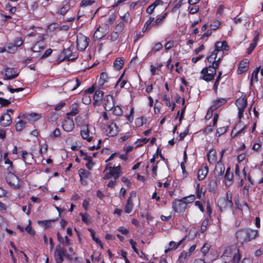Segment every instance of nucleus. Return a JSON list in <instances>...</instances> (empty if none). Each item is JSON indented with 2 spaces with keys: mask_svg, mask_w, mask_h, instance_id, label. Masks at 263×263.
<instances>
[{
  "mask_svg": "<svg viewBox=\"0 0 263 263\" xmlns=\"http://www.w3.org/2000/svg\"><path fill=\"white\" fill-rule=\"evenodd\" d=\"M258 230L251 229H242L238 230L236 233V237L238 242L241 245L243 243H247L251 240L255 239L257 236Z\"/></svg>",
  "mask_w": 263,
  "mask_h": 263,
  "instance_id": "1",
  "label": "nucleus"
},
{
  "mask_svg": "<svg viewBox=\"0 0 263 263\" xmlns=\"http://www.w3.org/2000/svg\"><path fill=\"white\" fill-rule=\"evenodd\" d=\"M95 128L88 124L81 127L80 134L82 138L88 142L92 141L95 134Z\"/></svg>",
  "mask_w": 263,
  "mask_h": 263,
  "instance_id": "2",
  "label": "nucleus"
},
{
  "mask_svg": "<svg viewBox=\"0 0 263 263\" xmlns=\"http://www.w3.org/2000/svg\"><path fill=\"white\" fill-rule=\"evenodd\" d=\"M227 198H220L217 201V205L221 212L227 209H231L233 206V203L232 200V196H229L227 192L226 194Z\"/></svg>",
  "mask_w": 263,
  "mask_h": 263,
  "instance_id": "3",
  "label": "nucleus"
},
{
  "mask_svg": "<svg viewBox=\"0 0 263 263\" xmlns=\"http://www.w3.org/2000/svg\"><path fill=\"white\" fill-rule=\"evenodd\" d=\"M90 39L83 35L81 33H79L77 35V47L78 50L84 51L89 45Z\"/></svg>",
  "mask_w": 263,
  "mask_h": 263,
  "instance_id": "4",
  "label": "nucleus"
},
{
  "mask_svg": "<svg viewBox=\"0 0 263 263\" xmlns=\"http://www.w3.org/2000/svg\"><path fill=\"white\" fill-rule=\"evenodd\" d=\"M74 47L71 45L69 47L64 49L62 51V54L64 55V58L62 61H74L78 57V53L77 52H73Z\"/></svg>",
  "mask_w": 263,
  "mask_h": 263,
  "instance_id": "5",
  "label": "nucleus"
},
{
  "mask_svg": "<svg viewBox=\"0 0 263 263\" xmlns=\"http://www.w3.org/2000/svg\"><path fill=\"white\" fill-rule=\"evenodd\" d=\"M66 250L60 245L56 246L54 253V258L56 263H62L64 260V257L65 256Z\"/></svg>",
  "mask_w": 263,
  "mask_h": 263,
  "instance_id": "6",
  "label": "nucleus"
},
{
  "mask_svg": "<svg viewBox=\"0 0 263 263\" xmlns=\"http://www.w3.org/2000/svg\"><path fill=\"white\" fill-rule=\"evenodd\" d=\"M105 132L108 137H114L119 132V129L117 125L114 121H109L106 124Z\"/></svg>",
  "mask_w": 263,
  "mask_h": 263,
  "instance_id": "7",
  "label": "nucleus"
},
{
  "mask_svg": "<svg viewBox=\"0 0 263 263\" xmlns=\"http://www.w3.org/2000/svg\"><path fill=\"white\" fill-rule=\"evenodd\" d=\"M9 112L13 115L14 110L8 109L6 112L4 113L0 117V124L3 127L9 126L12 123V118Z\"/></svg>",
  "mask_w": 263,
  "mask_h": 263,
  "instance_id": "8",
  "label": "nucleus"
},
{
  "mask_svg": "<svg viewBox=\"0 0 263 263\" xmlns=\"http://www.w3.org/2000/svg\"><path fill=\"white\" fill-rule=\"evenodd\" d=\"M14 173H9V176L6 179L8 184L13 189H18L21 187L20 178L14 174Z\"/></svg>",
  "mask_w": 263,
  "mask_h": 263,
  "instance_id": "9",
  "label": "nucleus"
},
{
  "mask_svg": "<svg viewBox=\"0 0 263 263\" xmlns=\"http://www.w3.org/2000/svg\"><path fill=\"white\" fill-rule=\"evenodd\" d=\"M201 73L203 75L201 78L206 82H209L214 80L216 70L214 68L212 69L209 67H206L202 69Z\"/></svg>",
  "mask_w": 263,
  "mask_h": 263,
  "instance_id": "10",
  "label": "nucleus"
},
{
  "mask_svg": "<svg viewBox=\"0 0 263 263\" xmlns=\"http://www.w3.org/2000/svg\"><path fill=\"white\" fill-rule=\"evenodd\" d=\"M63 130L66 132H71L74 128V123L72 118L67 116L61 123Z\"/></svg>",
  "mask_w": 263,
  "mask_h": 263,
  "instance_id": "11",
  "label": "nucleus"
},
{
  "mask_svg": "<svg viewBox=\"0 0 263 263\" xmlns=\"http://www.w3.org/2000/svg\"><path fill=\"white\" fill-rule=\"evenodd\" d=\"M187 200V197H183L181 199H176L173 202V208L174 210L177 212H180L183 211L186 206L185 203Z\"/></svg>",
  "mask_w": 263,
  "mask_h": 263,
  "instance_id": "12",
  "label": "nucleus"
},
{
  "mask_svg": "<svg viewBox=\"0 0 263 263\" xmlns=\"http://www.w3.org/2000/svg\"><path fill=\"white\" fill-rule=\"evenodd\" d=\"M41 117V115L37 113H31L27 115L23 113H21L17 118L19 119L25 118L27 121L31 123L39 120Z\"/></svg>",
  "mask_w": 263,
  "mask_h": 263,
  "instance_id": "13",
  "label": "nucleus"
},
{
  "mask_svg": "<svg viewBox=\"0 0 263 263\" xmlns=\"http://www.w3.org/2000/svg\"><path fill=\"white\" fill-rule=\"evenodd\" d=\"M114 98L111 95H106L103 100V106L106 111H109L113 108Z\"/></svg>",
  "mask_w": 263,
  "mask_h": 263,
  "instance_id": "14",
  "label": "nucleus"
},
{
  "mask_svg": "<svg viewBox=\"0 0 263 263\" xmlns=\"http://www.w3.org/2000/svg\"><path fill=\"white\" fill-rule=\"evenodd\" d=\"M225 170L224 164L222 163L221 160H219L217 162L215 168V177L217 178L220 179L223 175V173Z\"/></svg>",
  "mask_w": 263,
  "mask_h": 263,
  "instance_id": "15",
  "label": "nucleus"
},
{
  "mask_svg": "<svg viewBox=\"0 0 263 263\" xmlns=\"http://www.w3.org/2000/svg\"><path fill=\"white\" fill-rule=\"evenodd\" d=\"M104 92L101 90H96L93 96V104L95 106H99L103 101Z\"/></svg>",
  "mask_w": 263,
  "mask_h": 263,
  "instance_id": "16",
  "label": "nucleus"
},
{
  "mask_svg": "<svg viewBox=\"0 0 263 263\" xmlns=\"http://www.w3.org/2000/svg\"><path fill=\"white\" fill-rule=\"evenodd\" d=\"M79 174L81 183L86 185L87 184L86 179H88L90 176L91 173L85 169L81 168L79 171Z\"/></svg>",
  "mask_w": 263,
  "mask_h": 263,
  "instance_id": "17",
  "label": "nucleus"
},
{
  "mask_svg": "<svg viewBox=\"0 0 263 263\" xmlns=\"http://www.w3.org/2000/svg\"><path fill=\"white\" fill-rule=\"evenodd\" d=\"M239 253V249L236 246L232 245L226 248L223 255L227 257H231L234 254Z\"/></svg>",
  "mask_w": 263,
  "mask_h": 263,
  "instance_id": "18",
  "label": "nucleus"
},
{
  "mask_svg": "<svg viewBox=\"0 0 263 263\" xmlns=\"http://www.w3.org/2000/svg\"><path fill=\"white\" fill-rule=\"evenodd\" d=\"M18 73L12 68H7L5 71V78L4 80H11L16 78Z\"/></svg>",
  "mask_w": 263,
  "mask_h": 263,
  "instance_id": "19",
  "label": "nucleus"
},
{
  "mask_svg": "<svg viewBox=\"0 0 263 263\" xmlns=\"http://www.w3.org/2000/svg\"><path fill=\"white\" fill-rule=\"evenodd\" d=\"M228 46L226 41L217 42L215 44V49L216 51V53L218 54L219 52L222 51L223 50H227Z\"/></svg>",
  "mask_w": 263,
  "mask_h": 263,
  "instance_id": "20",
  "label": "nucleus"
},
{
  "mask_svg": "<svg viewBox=\"0 0 263 263\" xmlns=\"http://www.w3.org/2000/svg\"><path fill=\"white\" fill-rule=\"evenodd\" d=\"M109 170L110 174L115 180L117 179L119 177L121 172V166L120 165L117 166H109Z\"/></svg>",
  "mask_w": 263,
  "mask_h": 263,
  "instance_id": "21",
  "label": "nucleus"
},
{
  "mask_svg": "<svg viewBox=\"0 0 263 263\" xmlns=\"http://www.w3.org/2000/svg\"><path fill=\"white\" fill-rule=\"evenodd\" d=\"M164 2L162 0H156L153 4L150 5L146 9V12L149 14H151L154 11L155 8L159 6H163Z\"/></svg>",
  "mask_w": 263,
  "mask_h": 263,
  "instance_id": "22",
  "label": "nucleus"
},
{
  "mask_svg": "<svg viewBox=\"0 0 263 263\" xmlns=\"http://www.w3.org/2000/svg\"><path fill=\"white\" fill-rule=\"evenodd\" d=\"M111 77H108L107 73L105 72H102L100 75L98 80V85L99 86H103L105 83L109 82Z\"/></svg>",
  "mask_w": 263,
  "mask_h": 263,
  "instance_id": "23",
  "label": "nucleus"
},
{
  "mask_svg": "<svg viewBox=\"0 0 263 263\" xmlns=\"http://www.w3.org/2000/svg\"><path fill=\"white\" fill-rule=\"evenodd\" d=\"M134 206V201L131 197H129L124 207V212L127 214L130 213L133 211Z\"/></svg>",
  "mask_w": 263,
  "mask_h": 263,
  "instance_id": "24",
  "label": "nucleus"
},
{
  "mask_svg": "<svg viewBox=\"0 0 263 263\" xmlns=\"http://www.w3.org/2000/svg\"><path fill=\"white\" fill-rule=\"evenodd\" d=\"M163 48V45L161 42H157L154 44V46L152 48L150 51L147 53L148 56H152L156 54L157 52L162 50Z\"/></svg>",
  "mask_w": 263,
  "mask_h": 263,
  "instance_id": "25",
  "label": "nucleus"
},
{
  "mask_svg": "<svg viewBox=\"0 0 263 263\" xmlns=\"http://www.w3.org/2000/svg\"><path fill=\"white\" fill-rule=\"evenodd\" d=\"M249 66V61L248 59H244L242 60L239 64L238 71L239 73L241 74L246 72L248 70Z\"/></svg>",
  "mask_w": 263,
  "mask_h": 263,
  "instance_id": "26",
  "label": "nucleus"
},
{
  "mask_svg": "<svg viewBox=\"0 0 263 263\" xmlns=\"http://www.w3.org/2000/svg\"><path fill=\"white\" fill-rule=\"evenodd\" d=\"M81 82L78 78L73 79L69 80L66 84L71 86V90L73 91L77 89L81 85Z\"/></svg>",
  "mask_w": 263,
  "mask_h": 263,
  "instance_id": "27",
  "label": "nucleus"
},
{
  "mask_svg": "<svg viewBox=\"0 0 263 263\" xmlns=\"http://www.w3.org/2000/svg\"><path fill=\"white\" fill-rule=\"evenodd\" d=\"M207 157L210 164H214L217 160L216 151L215 149L210 150L207 154Z\"/></svg>",
  "mask_w": 263,
  "mask_h": 263,
  "instance_id": "28",
  "label": "nucleus"
},
{
  "mask_svg": "<svg viewBox=\"0 0 263 263\" xmlns=\"http://www.w3.org/2000/svg\"><path fill=\"white\" fill-rule=\"evenodd\" d=\"M102 30L103 28H102L100 26L97 27L93 34V37L95 40H99L105 35V32H103Z\"/></svg>",
  "mask_w": 263,
  "mask_h": 263,
  "instance_id": "29",
  "label": "nucleus"
},
{
  "mask_svg": "<svg viewBox=\"0 0 263 263\" xmlns=\"http://www.w3.org/2000/svg\"><path fill=\"white\" fill-rule=\"evenodd\" d=\"M124 64V59L123 58H117L114 62V67L115 69L120 70Z\"/></svg>",
  "mask_w": 263,
  "mask_h": 263,
  "instance_id": "30",
  "label": "nucleus"
},
{
  "mask_svg": "<svg viewBox=\"0 0 263 263\" xmlns=\"http://www.w3.org/2000/svg\"><path fill=\"white\" fill-rule=\"evenodd\" d=\"M209 171L208 166H205L204 167L199 169L198 171L197 177L199 180H203L206 176Z\"/></svg>",
  "mask_w": 263,
  "mask_h": 263,
  "instance_id": "31",
  "label": "nucleus"
},
{
  "mask_svg": "<svg viewBox=\"0 0 263 263\" xmlns=\"http://www.w3.org/2000/svg\"><path fill=\"white\" fill-rule=\"evenodd\" d=\"M238 109H245L247 105V100L245 98H239L236 101Z\"/></svg>",
  "mask_w": 263,
  "mask_h": 263,
  "instance_id": "32",
  "label": "nucleus"
},
{
  "mask_svg": "<svg viewBox=\"0 0 263 263\" xmlns=\"http://www.w3.org/2000/svg\"><path fill=\"white\" fill-rule=\"evenodd\" d=\"M44 42H36L34 45L31 47V50L34 52H39L44 49Z\"/></svg>",
  "mask_w": 263,
  "mask_h": 263,
  "instance_id": "33",
  "label": "nucleus"
},
{
  "mask_svg": "<svg viewBox=\"0 0 263 263\" xmlns=\"http://www.w3.org/2000/svg\"><path fill=\"white\" fill-rule=\"evenodd\" d=\"M79 215L81 216L82 221L85 224L87 225L90 224V223L91 222V217L88 213H80Z\"/></svg>",
  "mask_w": 263,
  "mask_h": 263,
  "instance_id": "34",
  "label": "nucleus"
},
{
  "mask_svg": "<svg viewBox=\"0 0 263 263\" xmlns=\"http://www.w3.org/2000/svg\"><path fill=\"white\" fill-rule=\"evenodd\" d=\"M27 121L23 120H20L15 125L16 131L21 132L26 127Z\"/></svg>",
  "mask_w": 263,
  "mask_h": 263,
  "instance_id": "35",
  "label": "nucleus"
},
{
  "mask_svg": "<svg viewBox=\"0 0 263 263\" xmlns=\"http://www.w3.org/2000/svg\"><path fill=\"white\" fill-rule=\"evenodd\" d=\"M79 112V104L77 103H73L71 106V110L67 114V116L69 115L76 116Z\"/></svg>",
  "mask_w": 263,
  "mask_h": 263,
  "instance_id": "36",
  "label": "nucleus"
},
{
  "mask_svg": "<svg viewBox=\"0 0 263 263\" xmlns=\"http://www.w3.org/2000/svg\"><path fill=\"white\" fill-rule=\"evenodd\" d=\"M216 51L217 50H214L206 59V60L211 64H214L216 62L215 60L217 59L218 54L216 53Z\"/></svg>",
  "mask_w": 263,
  "mask_h": 263,
  "instance_id": "37",
  "label": "nucleus"
},
{
  "mask_svg": "<svg viewBox=\"0 0 263 263\" xmlns=\"http://www.w3.org/2000/svg\"><path fill=\"white\" fill-rule=\"evenodd\" d=\"M226 100L223 98L218 99L213 101V103L214 104L212 106L214 107V109H216L218 107L223 105L226 102Z\"/></svg>",
  "mask_w": 263,
  "mask_h": 263,
  "instance_id": "38",
  "label": "nucleus"
},
{
  "mask_svg": "<svg viewBox=\"0 0 263 263\" xmlns=\"http://www.w3.org/2000/svg\"><path fill=\"white\" fill-rule=\"evenodd\" d=\"M88 231L90 232V235H91L92 240L93 241H95L101 248H103V244H102L101 240L99 238L96 237L95 236V231L92 229H88Z\"/></svg>",
  "mask_w": 263,
  "mask_h": 263,
  "instance_id": "39",
  "label": "nucleus"
},
{
  "mask_svg": "<svg viewBox=\"0 0 263 263\" xmlns=\"http://www.w3.org/2000/svg\"><path fill=\"white\" fill-rule=\"evenodd\" d=\"M95 3L94 0H82L80 4V8H86L88 6H90Z\"/></svg>",
  "mask_w": 263,
  "mask_h": 263,
  "instance_id": "40",
  "label": "nucleus"
},
{
  "mask_svg": "<svg viewBox=\"0 0 263 263\" xmlns=\"http://www.w3.org/2000/svg\"><path fill=\"white\" fill-rule=\"evenodd\" d=\"M111 110H112V114L116 116H120L123 114L122 109L119 105H114Z\"/></svg>",
  "mask_w": 263,
  "mask_h": 263,
  "instance_id": "41",
  "label": "nucleus"
},
{
  "mask_svg": "<svg viewBox=\"0 0 263 263\" xmlns=\"http://www.w3.org/2000/svg\"><path fill=\"white\" fill-rule=\"evenodd\" d=\"M217 187V182L215 180H211L208 185V190L209 192L215 191Z\"/></svg>",
  "mask_w": 263,
  "mask_h": 263,
  "instance_id": "42",
  "label": "nucleus"
},
{
  "mask_svg": "<svg viewBox=\"0 0 263 263\" xmlns=\"http://www.w3.org/2000/svg\"><path fill=\"white\" fill-rule=\"evenodd\" d=\"M149 139L146 138H143L142 139H138L134 143L135 144L137 145L135 146V148H137L140 146H142L143 144H146Z\"/></svg>",
  "mask_w": 263,
  "mask_h": 263,
  "instance_id": "43",
  "label": "nucleus"
},
{
  "mask_svg": "<svg viewBox=\"0 0 263 263\" xmlns=\"http://www.w3.org/2000/svg\"><path fill=\"white\" fill-rule=\"evenodd\" d=\"M125 25L124 22H120L116 25L114 30L121 34L124 30Z\"/></svg>",
  "mask_w": 263,
  "mask_h": 263,
  "instance_id": "44",
  "label": "nucleus"
},
{
  "mask_svg": "<svg viewBox=\"0 0 263 263\" xmlns=\"http://www.w3.org/2000/svg\"><path fill=\"white\" fill-rule=\"evenodd\" d=\"M32 154L28 153L26 151H22L21 152V158L25 163H28L27 160L28 159L29 157H31V158H32Z\"/></svg>",
  "mask_w": 263,
  "mask_h": 263,
  "instance_id": "45",
  "label": "nucleus"
},
{
  "mask_svg": "<svg viewBox=\"0 0 263 263\" xmlns=\"http://www.w3.org/2000/svg\"><path fill=\"white\" fill-rule=\"evenodd\" d=\"M123 76H124V73H123L120 76V77H119V78L118 79V80H117V81L116 83V86H117L120 83V82H121V83L120 84V87L121 89L125 87V85L127 83V81L126 80H123L122 81H121Z\"/></svg>",
  "mask_w": 263,
  "mask_h": 263,
  "instance_id": "46",
  "label": "nucleus"
},
{
  "mask_svg": "<svg viewBox=\"0 0 263 263\" xmlns=\"http://www.w3.org/2000/svg\"><path fill=\"white\" fill-rule=\"evenodd\" d=\"M61 135V130L59 128H55L52 132L50 134V137L51 139H55L60 137Z\"/></svg>",
  "mask_w": 263,
  "mask_h": 263,
  "instance_id": "47",
  "label": "nucleus"
},
{
  "mask_svg": "<svg viewBox=\"0 0 263 263\" xmlns=\"http://www.w3.org/2000/svg\"><path fill=\"white\" fill-rule=\"evenodd\" d=\"M5 163L9 165V166L7 168L9 173H15L13 167V162L12 161L10 160L8 158H7L5 160Z\"/></svg>",
  "mask_w": 263,
  "mask_h": 263,
  "instance_id": "48",
  "label": "nucleus"
},
{
  "mask_svg": "<svg viewBox=\"0 0 263 263\" xmlns=\"http://www.w3.org/2000/svg\"><path fill=\"white\" fill-rule=\"evenodd\" d=\"M69 9V6L68 5H63L61 8L59 9L57 13L64 15L66 14L67 11Z\"/></svg>",
  "mask_w": 263,
  "mask_h": 263,
  "instance_id": "49",
  "label": "nucleus"
},
{
  "mask_svg": "<svg viewBox=\"0 0 263 263\" xmlns=\"http://www.w3.org/2000/svg\"><path fill=\"white\" fill-rule=\"evenodd\" d=\"M260 67H257L256 69L253 72L252 78L251 79V84L252 85L253 80H254L257 82L258 81V73L260 70Z\"/></svg>",
  "mask_w": 263,
  "mask_h": 263,
  "instance_id": "50",
  "label": "nucleus"
},
{
  "mask_svg": "<svg viewBox=\"0 0 263 263\" xmlns=\"http://www.w3.org/2000/svg\"><path fill=\"white\" fill-rule=\"evenodd\" d=\"M164 19V14L161 15V16L157 18L152 24L153 26H158L160 24H162Z\"/></svg>",
  "mask_w": 263,
  "mask_h": 263,
  "instance_id": "51",
  "label": "nucleus"
},
{
  "mask_svg": "<svg viewBox=\"0 0 263 263\" xmlns=\"http://www.w3.org/2000/svg\"><path fill=\"white\" fill-rule=\"evenodd\" d=\"M191 254L189 252H183L181 253L179 256V260L180 261H184L189 257L191 256Z\"/></svg>",
  "mask_w": 263,
  "mask_h": 263,
  "instance_id": "52",
  "label": "nucleus"
},
{
  "mask_svg": "<svg viewBox=\"0 0 263 263\" xmlns=\"http://www.w3.org/2000/svg\"><path fill=\"white\" fill-rule=\"evenodd\" d=\"M120 33L114 30L110 34V41L115 42L118 40L119 37Z\"/></svg>",
  "mask_w": 263,
  "mask_h": 263,
  "instance_id": "53",
  "label": "nucleus"
},
{
  "mask_svg": "<svg viewBox=\"0 0 263 263\" xmlns=\"http://www.w3.org/2000/svg\"><path fill=\"white\" fill-rule=\"evenodd\" d=\"M25 230L31 236H33L35 234V231L32 229V228L30 225V221H29V224L26 227V228H25Z\"/></svg>",
  "mask_w": 263,
  "mask_h": 263,
  "instance_id": "54",
  "label": "nucleus"
},
{
  "mask_svg": "<svg viewBox=\"0 0 263 263\" xmlns=\"http://www.w3.org/2000/svg\"><path fill=\"white\" fill-rule=\"evenodd\" d=\"M230 167H228L227 169L226 174L224 175V178L229 181L232 180L233 177V174L232 173L230 172Z\"/></svg>",
  "mask_w": 263,
  "mask_h": 263,
  "instance_id": "55",
  "label": "nucleus"
},
{
  "mask_svg": "<svg viewBox=\"0 0 263 263\" xmlns=\"http://www.w3.org/2000/svg\"><path fill=\"white\" fill-rule=\"evenodd\" d=\"M228 129V126L221 127L217 129L216 135L219 137L224 134Z\"/></svg>",
  "mask_w": 263,
  "mask_h": 263,
  "instance_id": "56",
  "label": "nucleus"
},
{
  "mask_svg": "<svg viewBox=\"0 0 263 263\" xmlns=\"http://www.w3.org/2000/svg\"><path fill=\"white\" fill-rule=\"evenodd\" d=\"M7 89L11 93H14L15 92H18L22 91L24 90V88L20 87V88H13L11 85H9L7 86Z\"/></svg>",
  "mask_w": 263,
  "mask_h": 263,
  "instance_id": "57",
  "label": "nucleus"
},
{
  "mask_svg": "<svg viewBox=\"0 0 263 263\" xmlns=\"http://www.w3.org/2000/svg\"><path fill=\"white\" fill-rule=\"evenodd\" d=\"M23 43V40L21 37H16L14 40L13 46L15 47L21 46Z\"/></svg>",
  "mask_w": 263,
  "mask_h": 263,
  "instance_id": "58",
  "label": "nucleus"
},
{
  "mask_svg": "<svg viewBox=\"0 0 263 263\" xmlns=\"http://www.w3.org/2000/svg\"><path fill=\"white\" fill-rule=\"evenodd\" d=\"M220 25V23L218 20H215L212 24L210 25L211 30H216L217 29Z\"/></svg>",
  "mask_w": 263,
  "mask_h": 263,
  "instance_id": "59",
  "label": "nucleus"
},
{
  "mask_svg": "<svg viewBox=\"0 0 263 263\" xmlns=\"http://www.w3.org/2000/svg\"><path fill=\"white\" fill-rule=\"evenodd\" d=\"M82 101L84 104H85L86 105L89 104L91 102L90 96L89 95L84 94L83 97L82 99Z\"/></svg>",
  "mask_w": 263,
  "mask_h": 263,
  "instance_id": "60",
  "label": "nucleus"
},
{
  "mask_svg": "<svg viewBox=\"0 0 263 263\" xmlns=\"http://www.w3.org/2000/svg\"><path fill=\"white\" fill-rule=\"evenodd\" d=\"M197 234V231L195 228H192L190 229L189 233L188 234V237L189 238L192 239L194 238Z\"/></svg>",
  "mask_w": 263,
  "mask_h": 263,
  "instance_id": "61",
  "label": "nucleus"
},
{
  "mask_svg": "<svg viewBox=\"0 0 263 263\" xmlns=\"http://www.w3.org/2000/svg\"><path fill=\"white\" fill-rule=\"evenodd\" d=\"M116 16L115 14H111V15H110L107 21L106 22V25H108L113 24L116 20Z\"/></svg>",
  "mask_w": 263,
  "mask_h": 263,
  "instance_id": "62",
  "label": "nucleus"
},
{
  "mask_svg": "<svg viewBox=\"0 0 263 263\" xmlns=\"http://www.w3.org/2000/svg\"><path fill=\"white\" fill-rule=\"evenodd\" d=\"M11 104V102L7 99L0 97V104L2 106L6 107Z\"/></svg>",
  "mask_w": 263,
  "mask_h": 263,
  "instance_id": "63",
  "label": "nucleus"
},
{
  "mask_svg": "<svg viewBox=\"0 0 263 263\" xmlns=\"http://www.w3.org/2000/svg\"><path fill=\"white\" fill-rule=\"evenodd\" d=\"M208 223H209L208 219H205L202 221V224L201 226V233H204L206 231Z\"/></svg>",
  "mask_w": 263,
  "mask_h": 263,
  "instance_id": "64",
  "label": "nucleus"
}]
</instances>
